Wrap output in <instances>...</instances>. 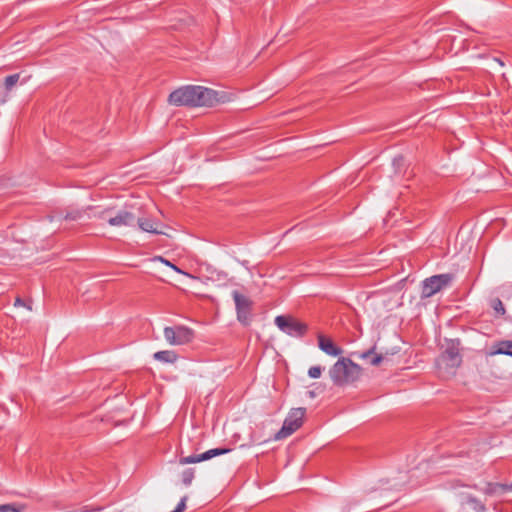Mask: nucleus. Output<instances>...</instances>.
Here are the masks:
<instances>
[{
    "label": "nucleus",
    "instance_id": "nucleus-5",
    "mask_svg": "<svg viewBox=\"0 0 512 512\" xmlns=\"http://www.w3.org/2000/svg\"><path fill=\"white\" fill-rule=\"evenodd\" d=\"M305 408L292 409L284 420L282 428L275 434L274 439L280 440L287 438L298 430L303 424V418L305 416Z\"/></svg>",
    "mask_w": 512,
    "mask_h": 512
},
{
    "label": "nucleus",
    "instance_id": "nucleus-23",
    "mask_svg": "<svg viewBox=\"0 0 512 512\" xmlns=\"http://www.w3.org/2000/svg\"><path fill=\"white\" fill-rule=\"evenodd\" d=\"M86 211L74 210L70 211L65 215L66 220L76 221L82 218Z\"/></svg>",
    "mask_w": 512,
    "mask_h": 512
},
{
    "label": "nucleus",
    "instance_id": "nucleus-28",
    "mask_svg": "<svg viewBox=\"0 0 512 512\" xmlns=\"http://www.w3.org/2000/svg\"><path fill=\"white\" fill-rule=\"evenodd\" d=\"M495 60H496L500 65H502V66L504 65V63H503L500 59L496 58Z\"/></svg>",
    "mask_w": 512,
    "mask_h": 512
},
{
    "label": "nucleus",
    "instance_id": "nucleus-1",
    "mask_svg": "<svg viewBox=\"0 0 512 512\" xmlns=\"http://www.w3.org/2000/svg\"><path fill=\"white\" fill-rule=\"evenodd\" d=\"M169 103L176 106H213L218 102L217 92L203 86H184L169 95Z\"/></svg>",
    "mask_w": 512,
    "mask_h": 512
},
{
    "label": "nucleus",
    "instance_id": "nucleus-18",
    "mask_svg": "<svg viewBox=\"0 0 512 512\" xmlns=\"http://www.w3.org/2000/svg\"><path fill=\"white\" fill-rule=\"evenodd\" d=\"M467 502L472 506V509L475 512H485L486 511L485 505L480 500H478L477 498H475L473 496L468 497Z\"/></svg>",
    "mask_w": 512,
    "mask_h": 512
},
{
    "label": "nucleus",
    "instance_id": "nucleus-20",
    "mask_svg": "<svg viewBox=\"0 0 512 512\" xmlns=\"http://www.w3.org/2000/svg\"><path fill=\"white\" fill-rule=\"evenodd\" d=\"M20 75L19 74H12L5 78V88L6 90H11L19 81Z\"/></svg>",
    "mask_w": 512,
    "mask_h": 512
},
{
    "label": "nucleus",
    "instance_id": "nucleus-19",
    "mask_svg": "<svg viewBox=\"0 0 512 512\" xmlns=\"http://www.w3.org/2000/svg\"><path fill=\"white\" fill-rule=\"evenodd\" d=\"M490 306L496 314L504 315L506 313L503 302L499 298H494L490 302Z\"/></svg>",
    "mask_w": 512,
    "mask_h": 512
},
{
    "label": "nucleus",
    "instance_id": "nucleus-7",
    "mask_svg": "<svg viewBox=\"0 0 512 512\" xmlns=\"http://www.w3.org/2000/svg\"><path fill=\"white\" fill-rule=\"evenodd\" d=\"M232 297L235 302L237 320L244 326H248L252 320V300L235 290L232 292Z\"/></svg>",
    "mask_w": 512,
    "mask_h": 512
},
{
    "label": "nucleus",
    "instance_id": "nucleus-13",
    "mask_svg": "<svg viewBox=\"0 0 512 512\" xmlns=\"http://www.w3.org/2000/svg\"><path fill=\"white\" fill-rule=\"evenodd\" d=\"M496 354H504L512 357V341L503 340L496 343L489 352V355L493 356Z\"/></svg>",
    "mask_w": 512,
    "mask_h": 512
},
{
    "label": "nucleus",
    "instance_id": "nucleus-2",
    "mask_svg": "<svg viewBox=\"0 0 512 512\" xmlns=\"http://www.w3.org/2000/svg\"><path fill=\"white\" fill-rule=\"evenodd\" d=\"M459 340H449L445 350L436 359L438 374L443 379H449L456 374V370L462 363Z\"/></svg>",
    "mask_w": 512,
    "mask_h": 512
},
{
    "label": "nucleus",
    "instance_id": "nucleus-6",
    "mask_svg": "<svg viewBox=\"0 0 512 512\" xmlns=\"http://www.w3.org/2000/svg\"><path fill=\"white\" fill-rule=\"evenodd\" d=\"M275 324L282 332L291 337H303L308 331L307 324L292 316L279 315L275 318Z\"/></svg>",
    "mask_w": 512,
    "mask_h": 512
},
{
    "label": "nucleus",
    "instance_id": "nucleus-14",
    "mask_svg": "<svg viewBox=\"0 0 512 512\" xmlns=\"http://www.w3.org/2000/svg\"><path fill=\"white\" fill-rule=\"evenodd\" d=\"M153 358L159 362L172 364L178 359V355L172 350H162L154 353Z\"/></svg>",
    "mask_w": 512,
    "mask_h": 512
},
{
    "label": "nucleus",
    "instance_id": "nucleus-27",
    "mask_svg": "<svg viewBox=\"0 0 512 512\" xmlns=\"http://www.w3.org/2000/svg\"><path fill=\"white\" fill-rule=\"evenodd\" d=\"M14 306L15 307L25 306V302L22 300L21 297H16Z\"/></svg>",
    "mask_w": 512,
    "mask_h": 512
},
{
    "label": "nucleus",
    "instance_id": "nucleus-4",
    "mask_svg": "<svg viewBox=\"0 0 512 512\" xmlns=\"http://www.w3.org/2000/svg\"><path fill=\"white\" fill-rule=\"evenodd\" d=\"M453 280L452 274H438L426 278L422 282L421 298H430L442 289L448 287Z\"/></svg>",
    "mask_w": 512,
    "mask_h": 512
},
{
    "label": "nucleus",
    "instance_id": "nucleus-16",
    "mask_svg": "<svg viewBox=\"0 0 512 512\" xmlns=\"http://www.w3.org/2000/svg\"><path fill=\"white\" fill-rule=\"evenodd\" d=\"M506 491H512V483L510 485H508V484L489 482L486 484L485 488L483 489V492L486 495H494L496 493L506 492Z\"/></svg>",
    "mask_w": 512,
    "mask_h": 512
},
{
    "label": "nucleus",
    "instance_id": "nucleus-21",
    "mask_svg": "<svg viewBox=\"0 0 512 512\" xmlns=\"http://www.w3.org/2000/svg\"><path fill=\"white\" fill-rule=\"evenodd\" d=\"M194 479V470L192 468L186 469L182 473V482L184 485L189 486Z\"/></svg>",
    "mask_w": 512,
    "mask_h": 512
},
{
    "label": "nucleus",
    "instance_id": "nucleus-11",
    "mask_svg": "<svg viewBox=\"0 0 512 512\" xmlns=\"http://www.w3.org/2000/svg\"><path fill=\"white\" fill-rule=\"evenodd\" d=\"M317 339L319 348L327 355L336 357L343 353V350L335 345L331 338L326 337L323 334H319Z\"/></svg>",
    "mask_w": 512,
    "mask_h": 512
},
{
    "label": "nucleus",
    "instance_id": "nucleus-24",
    "mask_svg": "<svg viewBox=\"0 0 512 512\" xmlns=\"http://www.w3.org/2000/svg\"><path fill=\"white\" fill-rule=\"evenodd\" d=\"M154 260H158V261H160V262L164 263L166 266L171 267L174 271H176V272H178V273H182V274H185V275L189 276V274H188V273L183 272V271H182L180 268H178L176 265H174V264H173V263H171L169 260H167V259H165V258H163V257H161V256H157V257H155V258H154Z\"/></svg>",
    "mask_w": 512,
    "mask_h": 512
},
{
    "label": "nucleus",
    "instance_id": "nucleus-10",
    "mask_svg": "<svg viewBox=\"0 0 512 512\" xmlns=\"http://www.w3.org/2000/svg\"><path fill=\"white\" fill-rule=\"evenodd\" d=\"M230 451H231V449H229V448H213V449L207 450L206 452H204L202 454L181 457L179 459V463L181 465L199 463L202 461L209 460L216 456L227 454Z\"/></svg>",
    "mask_w": 512,
    "mask_h": 512
},
{
    "label": "nucleus",
    "instance_id": "nucleus-26",
    "mask_svg": "<svg viewBox=\"0 0 512 512\" xmlns=\"http://www.w3.org/2000/svg\"><path fill=\"white\" fill-rule=\"evenodd\" d=\"M187 496L181 498L180 502L177 504L176 508L172 512H183L186 508Z\"/></svg>",
    "mask_w": 512,
    "mask_h": 512
},
{
    "label": "nucleus",
    "instance_id": "nucleus-8",
    "mask_svg": "<svg viewBox=\"0 0 512 512\" xmlns=\"http://www.w3.org/2000/svg\"><path fill=\"white\" fill-rule=\"evenodd\" d=\"M164 337L170 345H184L192 341L194 332L183 325L168 326L164 328Z\"/></svg>",
    "mask_w": 512,
    "mask_h": 512
},
{
    "label": "nucleus",
    "instance_id": "nucleus-12",
    "mask_svg": "<svg viewBox=\"0 0 512 512\" xmlns=\"http://www.w3.org/2000/svg\"><path fill=\"white\" fill-rule=\"evenodd\" d=\"M137 224L139 228L145 232L152 234H163L159 228L162 226L161 223L151 218H138Z\"/></svg>",
    "mask_w": 512,
    "mask_h": 512
},
{
    "label": "nucleus",
    "instance_id": "nucleus-9",
    "mask_svg": "<svg viewBox=\"0 0 512 512\" xmlns=\"http://www.w3.org/2000/svg\"><path fill=\"white\" fill-rule=\"evenodd\" d=\"M107 216L109 225L113 227L131 226L135 222V215L126 209L117 210L112 207V213Z\"/></svg>",
    "mask_w": 512,
    "mask_h": 512
},
{
    "label": "nucleus",
    "instance_id": "nucleus-22",
    "mask_svg": "<svg viewBox=\"0 0 512 512\" xmlns=\"http://www.w3.org/2000/svg\"><path fill=\"white\" fill-rule=\"evenodd\" d=\"M110 213H112V207H108L99 212H95L93 216L100 220L106 221L109 224V218L107 215Z\"/></svg>",
    "mask_w": 512,
    "mask_h": 512
},
{
    "label": "nucleus",
    "instance_id": "nucleus-3",
    "mask_svg": "<svg viewBox=\"0 0 512 512\" xmlns=\"http://www.w3.org/2000/svg\"><path fill=\"white\" fill-rule=\"evenodd\" d=\"M362 368L351 359L342 357L330 368L329 375L336 386H344L358 380Z\"/></svg>",
    "mask_w": 512,
    "mask_h": 512
},
{
    "label": "nucleus",
    "instance_id": "nucleus-15",
    "mask_svg": "<svg viewBox=\"0 0 512 512\" xmlns=\"http://www.w3.org/2000/svg\"><path fill=\"white\" fill-rule=\"evenodd\" d=\"M374 351H375V346L365 352L360 353L358 356L361 359L369 360L371 365L378 366L385 359V355L382 353L375 354Z\"/></svg>",
    "mask_w": 512,
    "mask_h": 512
},
{
    "label": "nucleus",
    "instance_id": "nucleus-17",
    "mask_svg": "<svg viewBox=\"0 0 512 512\" xmlns=\"http://www.w3.org/2000/svg\"><path fill=\"white\" fill-rule=\"evenodd\" d=\"M26 505L20 503H9L0 505V512H25Z\"/></svg>",
    "mask_w": 512,
    "mask_h": 512
},
{
    "label": "nucleus",
    "instance_id": "nucleus-25",
    "mask_svg": "<svg viewBox=\"0 0 512 512\" xmlns=\"http://www.w3.org/2000/svg\"><path fill=\"white\" fill-rule=\"evenodd\" d=\"M321 373H322V367H320V366H312L308 370L309 377L314 378V379L319 378L321 376Z\"/></svg>",
    "mask_w": 512,
    "mask_h": 512
}]
</instances>
